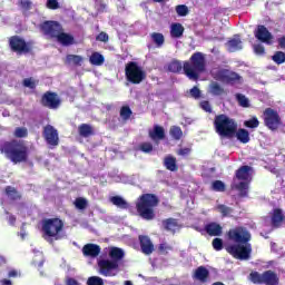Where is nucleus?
<instances>
[{
	"label": "nucleus",
	"instance_id": "1",
	"mask_svg": "<svg viewBox=\"0 0 285 285\" xmlns=\"http://www.w3.org/2000/svg\"><path fill=\"white\" fill-rule=\"evenodd\" d=\"M1 153L7 155L13 164H21L28 159V147L21 140H12L0 144Z\"/></svg>",
	"mask_w": 285,
	"mask_h": 285
},
{
	"label": "nucleus",
	"instance_id": "2",
	"mask_svg": "<svg viewBox=\"0 0 285 285\" xmlns=\"http://www.w3.org/2000/svg\"><path fill=\"white\" fill-rule=\"evenodd\" d=\"M63 220L60 218H45L41 222V233L46 242L52 244L63 237Z\"/></svg>",
	"mask_w": 285,
	"mask_h": 285
},
{
	"label": "nucleus",
	"instance_id": "3",
	"mask_svg": "<svg viewBox=\"0 0 285 285\" xmlns=\"http://www.w3.org/2000/svg\"><path fill=\"white\" fill-rule=\"evenodd\" d=\"M253 181V167L243 166L236 171L232 188L237 190L240 197L248 195V185Z\"/></svg>",
	"mask_w": 285,
	"mask_h": 285
},
{
	"label": "nucleus",
	"instance_id": "4",
	"mask_svg": "<svg viewBox=\"0 0 285 285\" xmlns=\"http://www.w3.org/2000/svg\"><path fill=\"white\" fill-rule=\"evenodd\" d=\"M190 61L191 62H185L183 68L188 79L197 81L199 75L206 72V58H204V53L196 52L191 56Z\"/></svg>",
	"mask_w": 285,
	"mask_h": 285
},
{
	"label": "nucleus",
	"instance_id": "5",
	"mask_svg": "<svg viewBox=\"0 0 285 285\" xmlns=\"http://www.w3.org/2000/svg\"><path fill=\"white\" fill-rule=\"evenodd\" d=\"M214 126L216 128V132L220 137H227L232 139L235 137V132H237V122L233 118H229L226 115H219L215 117Z\"/></svg>",
	"mask_w": 285,
	"mask_h": 285
},
{
	"label": "nucleus",
	"instance_id": "6",
	"mask_svg": "<svg viewBox=\"0 0 285 285\" xmlns=\"http://www.w3.org/2000/svg\"><path fill=\"white\" fill-rule=\"evenodd\" d=\"M159 204V198L154 194H144L136 200V209L139 215H153Z\"/></svg>",
	"mask_w": 285,
	"mask_h": 285
},
{
	"label": "nucleus",
	"instance_id": "7",
	"mask_svg": "<svg viewBox=\"0 0 285 285\" xmlns=\"http://www.w3.org/2000/svg\"><path fill=\"white\" fill-rule=\"evenodd\" d=\"M248 279L256 285H279V276L273 269H267L263 273L252 272Z\"/></svg>",
	"mask_w": 285,
	"mask_h": 285
},
{
	"label": "nucleus",
	"instance_id": "8",
	"mask_svg": "<svg viewBox=\"0 0 285 285\" xmlns=\"http://www.w3.org/2000/svg\"><path fill=\"white\" fill-rule=\"evenodd\" d=\"M225 250L234 257V259L246 261L250 259L253 253V246L250 244H233L225 247Z\"/></svg>",
	"mask_w": 285,
	"mask_h": 285
},
{
	"label": "nucleus",
	"instance_id": "9",
	"mask_svg": "<svg viewBox=\"0 0 285 285\" xmlns=\"http://www.w3.org/2000/svg\"><path fill=\"white\" fill-rule=\"evenodd\" d=\"M125 75L130 83H141L146 79V71L137 62H129L126 65Z\"/></svg>",
	"mask_w": 285,
	"mask_h": 285
},
{
	"label": "nucleus",
	"instance_id": "10",
	"mask_svg": "<svg viewBox=\"0 0 285 285\" xmlns=\"http://www.w3.org/2000/svg\"><path fill=\"white\" fill-rule=\"evenodd\" d=\"M229 242L235 244H248L250 242V232L246 227H235L227 232Z\"/></svg>",
	"mask_w": 285,
	"mask_h": 285
},
{
	"label": "nucleus",
	"instance_id": "11",
	"mask_svg": "<svg viewBox=\"0 0 285 285\" xmlns=\"http://www.w3.org/2000/svg\"><path fill=\"white\" fill-rule=\"evenodd\" d=\"M212 75L214 79L224 81L225 83H239V81H242V77H239V75L228 69H220L217 72L212 71Z\"/></svg>",
	"mask_w": 285,
	"mask_h": 285
},
{
	"label": "nucleus",
	"instance_id": "12",
	"mask_svg": "<svg viewBox=\"0 0 285 285\" xmlns=\"http://www.w3.org/2000/svg\"><path fill=\"white\" fill-rule=\"evenodd\" d=\"M264 121L265 126L269 128V130H277L279 125L282 124V119L279 118V114L272 108H267L264 111Z\"/></svg>",
	"mask_w": 285,
	"mask_h": 285
},
{
	"label": "nucleus",
	"instance_id": "13",
	"mask_svg": "<svg viewBox=\"0 0 285 285\" xmlns=\"http://www.w3.org/2000/svg\"><path fill=\"white\" fill-rule=\"evenodd\" d=\"M99 273L104 275V277L112 276V271H117L119 268V263L117 261L110 259H100L98 262Z\"/></svg>",
	"mask_w": 285,
	"mask_h": 285
},
{
	"label": "nucleus",
	"instance_id": "14",
	"mask_svg": "<svg viewBox=\"0 0 285 285\" xmlns=\"http://www.w3.org/2000/svg\"><path fill=\"white\" fill-rule=\"evenodd\" d=\"M40 29L45 35L48 37H53L57 38L60 32H62L61 24L57 21H45L41 26Z\"/></svg>",
	"mask_w": 285,
	"mask_h": 285
},
{
	"label": "nucleus",
	"instance_id": "15",
	"mask_svg": "<svg viewBox=\"0 0 285 285\" xmlns=\"http://www.w3.org/2000/svg\"><path fill=\"white\" fill-rule=\"evenodd\" d=\"M42 135H43L47 144H49V146H58L59 145V132L51 125H47L43 128Z\"/></svg>",
	"mask_w": 285,
	"mask_h": 285
},
{
	"label": "nucleus",
	"instance_id": "16",
	"mask_svg": "<svg viewBox=\"0 0 285 285\" xmlns=\"http://www.w3.org/2000/svg\"><path fill=\"white\" fill-rule=\"evenodd\" d=\"M138 240L140 244V250L144 255H153V253H155V244H153L149 236L139 235Z\"/></svg>",
	"mask_w": 285,
	"mask_h": 285
},
{
	"label": "nucleus",
	"instance_id": "17",
	"mask_svg": "<svg viewBox=\"0 0 285 285\" xmlns=\"http://www.w3.org/2000/svg\"><path fill=\"white\" fill-rule=\"evenodd\" d=\"M255 37L258 41L271 46L273 43V35L268 32V29L264 26H258L257 30L255 31Z\"/></svg>",
	"mask_w": 285,
	"mask_h": 285
},
{
	"label": "nucleus",
	"instance_id": "18",
	"mask_svg": "<svg viewBox=\"0 0 285 285\" xmlns=\"http://www.w3.org/2000/svg\"><path fill=\"white\" fill-rule=\"evenodd\" d=\"M42 104L47 108H59V105L61 104V100L59 99V96L52 92L45 94L42 97Z\"/></svg>",
	"mask_w": 285,
	"mask_h": 285
},
{
	"label": "nucleus",
	"instance_id": "19",
	"mask_svg": "<svg viewBox=\"0 0 285 285\" xmlns=\"http://www.w3.org/2000/svg\"><path fill=\"white\" fill-rule=\"evenodd\" d=\"M10 48L14 52H28V50H29L28 45L26 43V40H23L19 37H12L10 39Z\"/></svg>",
	"mask_w": 285,
	"mask_h": 285
},
{
	"label": "nucleus",
	"instance_id": "20",
	"mask_svg": "<svg viewBox=\"0 0 285 285\" xmlns=\"http://www.w3.org/2000/svg\"><path fill=\"white\" fill-rule=\"evenodd\" d=\"M101 253V247L97 244H86L82 247V254L85 255V257H99Z\"/></svg>",
	"mask_w": 285,
	"mask_h": 285
},
{
	"label": "nucleus",
	"instance_id": "21",
	"mask_svg": "<svg viewBox=\"0 0 285 285\" xmlns=\"http://www.w3.org/2000/svg\"><path fill=\"white\" fill-rule=\"evenodd\" d=\"M149 137L153 141H161L166 137V131L164 127L155 125L153 129H149Z\"/></svg>",
	"mask_w": 285,
	"mask_h": 285
},
{
	"label": "nucleus",
	"instance_id": "22",
	"mask_svg": "<svg viewBox=\"0 0 285 285\" xmlns=\"http://www.w3.org/2000/svg\"><path fill=\"white\" fill-rule=\"evenodd\" d=\"M109 202L112 206H116V208H120L121 210H128V208H130V204L122 196H111Z\"/></svg>",
	"mask_w": 285,
	"mask_h": 285
},
{
	"label": "nucleus",
	"instance_id": "23",
	"mask_svg": "<svg viewBox=\"0 0 285 285\" xmlns=\"http://www.w3.org/2000/svg\"><path fill=\"white\" fill-rule=\"evenodd\" d=\"M205 230L209 237H219L222 236L223 228L217 223H209L205 226Z\"/></svg>",
	"mask_w": 285,
	"mask_h": 285
},
{
	"label": "nucleus",
	"instance_id": "24",
	"mask_svg": "<svg viewBox=\"0 0 285 285\" xmlns=\"http://www.w3.org/2000/svg\"><path fill=\"white\" fill-rule=\"evenodd\" d=\"M194 277L195 279H198V282L206 284V282H208V277H210V272L205 266H199L195 271Z\"/></svg>",
	"mask_w": 285,
	"mask_h": 285
},
{
	"label": "nucleus",
	"instance_id": "25",
	"mask_svg": "<svg viewBox=\"0 0 285 285\" xmlns=\"http://www.w3.org/2000/svg\"><path fill=\"white\" fill-rule=\"evenodd\" d=\"M242 48H244V46L242 45V39H239V36H235L227 42L228 52H237V50H242Z\"/></svg>",
	"mask_w": 285,
	"mask_h": 285
},
{
	"label": "nucleus",
	"instance_id": "26",
	"mask_svg": "<svg viewBox=\"0 0 285 285\" xmlns=\"http://www.w3.org/2000/svg\"><path fill=\"white\" fill-rule=\"evenodd\" d=\"M56 39L61 46H72L75 43V38L68 33H63V31H60Z\"/></svg>",
	"mask_w": 285,
	"mask_h": 285
},
{
	"label": "nucleus",
	"instance_id": "27",
	"mask_svg": "<svg viewBox=\"0 0 285 285\" xmlns=\"http://www.w3.org/2000/svg\"><path fill=\"white\" fill-rule=\"evenodd\" d=\"M170 35L173 39H179L184 36V26L181 23H171Z\"/></svg>",
	"mask_w": 285,
	"mask_h": 285
},
{
	"label": "nucleus",
	"instance_id": "28",
	"mask_svg": "<svg viewBox=\"0 0 285 285\" xmlns=\"http://www.w3.org/2000/svg\"><path fill=\"white\" fill-rule=\"evenodd\" d=\"M109 257L112 259L111 262H117L124 259V249L119 247H112L109 252Z\"/></svg>",
	"mask_w": 285,
	"mask_h": 285
},
{
	"label": "nucleus",
	"instance_id": "29",
	"mask_svg": "<svg viewBox=\"0 0 285 285\" xmlns=\"http://www.w3.org/2000/svg\"><path fill=\"white\" fill-rule=\"evenodd\" d=\"M66 63L69 66H81V63H83V57L77 55H68L66 58Z\"/></svg>",
	"mask_w": 285,
	"mask_h": 285
},
{
	"label": "nucleus",
	"instance_id": "30",
	"mask_svg": "<svg viewBox=\"0 0 285 285\" xmlns=\"http://www.w3.org/2000/svg\"><path fill=\"white\" fill-rule=\"evenodd\" d=\"M235 135L238 141H240L242 144H248L250 141V135L246 129H238V131H236Z\"/></svg>",
	"mask_w": 285,
	"mask_h": 285
},
{
	"label": "nucleus",
	"instance_id": "31",
	"mask_svg": "<svg viewBox=\"0 0 285 285\" xmlns=\"http://www.w3.org/2000/svg\"><path fill=\"white\" fill-rule=\"evenodd\" d=\"M165 230H170L171 233H175L177 228H179V225L177 224V220L175 218H168L163 222Z\"/></svg>",
	"mask_w": 285,
	"mask_h": 285
},
{
	"label": "nucleus",
	"instance_id": "32",
	"mask_svg": "<svg viewBox=\"0 0 285 285\" xmlns=\"http://www.w3.org/2000/svg\"><path fill=\"white\" fill-rule=\"evenodd\" d=\"M284 222H285V215H272L271 217L272 228H281Z\"/></svg>",
	"mask_w": 285,
	"mask_h": 285
},
{
	"label": "nucleus",
	"instance_id": "33",
	"mask_svg": "<svg viewBox=\"0 0 285 285\" xmlns=\"http://www.w3.org/2000/svg\"><path fill=\"white\" fill-rule=\"evenodd\" d=\"M89 61L92 66H102L104 65V56L99 52H94L91 57L89 58Z\"/></svg>",
	"mask_w": 285,
	"mask_h": 285
},
{
	"label": "nucleus",
	"instance_id": "34",
	"mask_svg": "<svg viewBox=\"0 0 285 285\" xmlns=\"http://www.w3.org/2000/svg\"><path fill=\"white\" fill-rule=\"evenodd\" d=\"M209 92L215 97H219L220 95H224V88H222V86H219L217 82H212L209 85Z\"/></svg>",
	"mask_w": 285,
	"mask_h": 285
},
{
	"label": "nucleus",
	"instance_id": "35",
	"mask_svg": "<svg viewBox=\"0 0 285 285\" xmlns=\"http://www.w3.org/2000/svg\"><path fill=\"white\" fill-rule=\"evenodd\" d=\"M80 137H90L92 135V127L90 125L82 124L78 128Z\"/></svg>",
	"mask_w": 285,
	"mask_h": 285
},
{
	"label": "nucleus",
	"instance_id": "36",
	"mask_svg": "<svg viewBox=\"0 0 285 285\" xmlns=\"http://www.w3.org/2000/svg\"><path fill=\"white\" fill-rule=\"evenodd\" d=\"M6 193H7V197H9V199H11L12 202H17V199H21V195L19 194V191H17V189H14V187H7Z\"/></svg>",
	"mask_w": 285,
	"mask_h": 285
},
{
	"label": "nucleus",
	"instance_id": "37",
	"mask_svg": "<svg viewBox=\"0 0 285 285\" xmlns=\"http://www.w3.org/2000/svg\"><path fill=\"white\" fill-rule=\"evenodd\" d=\"M150 37L151 41L157 46V48H161V46H164V41H166L161 33L154 32L150 35Z\"/></svg>",
	"mask_w": 285,
	"mask_h": 285
},
{
	"label": "nucleus",
	"instance_id": "38",
	"mask_svg": "<svg viewBox=\"0 0 285 285\" xmlns=\"http://www.w3.org/2000/svg\"><path fill=\"white\" fill-rule=\"evenodd\" d=\"M169 134L176 140L181 139V137L184 136V131H181V128L177 126L171 127Z\"/></svg>",
	"mask_w": 285,
	"mask_h": 285
},
{
	"label": "nucleus",
	"instance_id": "39",
	"mask_svg": "<svg viewBox=\"0 0 285 285\" xmlns=\"http://www.w3.org/2000/svg\"><path fill=\"white\" fill-rule=\"evenodd\" d=\"M165 166H166L167 170H171V171L177 170V164H176L175 158H173V157L165 158Z\"/></svg>",
	"mask_w": 285,
	"mask_h": 285
},
{
	"label": "nucleus",
	"instance_id": "40",
	"mask_svg": "<svg viewBox=\"0 0 285 285\" xmlns=\"http://www.w3.org/2000/svg\"><path fill=\"white\" fill-rule=\"evenodd\" d=\"M236 98H237L239 106H242V108H249L250 101L248 100V98H246V96L238 94L236 96Z\"/></svg>",
	"mask_w": 285,
	"mask_h": 285
},
{
	"label": "nucleus",
	"instance_id": "41",
	"mask_svg": "<svg viewBox=\"0 0 285 285\" xmlns=\"http://www.w3.org/2000/svg\"><path fill=\"white\" fill-rule=\"evenodd\" d=\"M183 66L178 60H174L168 65L169 72H179Z\"/></svg>",
	"mask_w": 285,
	"mask_h": 285
},
{
	"label": "nucleus",
	"instance_id": "42",
	"mask_svg": "<svg viewBox=\"0 0 285 285\" xmlns=\"http://www.w3.org/2000/svg\"><path fill=\"white\" fill-rule=\"evenodd\" d=\"M213 190H216L217 193H224L226 190V185L222 180H215L212 184Z\"/></svg>",
	"mask_w": 285,
	"mask_h": 285
},
{
	"label": "nucleus",
	"instance_id": "43",
	"mask_svg": "<svg viewBox=\"0 0 285 285\" xmlns=\"http://www.w3.org/2000/svg\"><path fill=\"white\" fill-rule=\"evenodd\" d=\"M214 250H224V240L222 238H214L212 242Z\"/></svg>",
	"mask_w": 285,
	"mask_h": 285
},
{
	"label": "nucleus",
	"instance_id": "44",
	"mask_svg": "<svg viewBox=\"0 0 285 285\" xmlns=\"http://www.w3.org/2000/svg\"><path fill=\"white\" fill-rule=\"evenodd\" d=\"M87 285H104V278L99 276H90L87 279Z\"/></svg>",
	"mask_w": 285,
	"mask_h": 285
},
{
	"label": "nucleus",
	"instance_id": "45",
	"mask_svg": "<svg viewBox=\"0 0 285 285\" xmlns=\"http://www.w3.org/2000/svg\"><path fill=\"white\" fill-rule=\"evenodd\" d=\"M130 115H132V110L129 109V107H122L120 109V117L124 119V121H127V119H130Z\"/></svg>",
	"mask_w": 285,
	"mask_h": 285
},
{
	"label": "nucleus",
	"instance_id": "46",
	"mask_svg": "<svg viewBox=\"0 0 285 285\" xmlns=\"http://www.w3.org/2000/svg\"><path fill=\"white\" fill-rule=\"evenodd\" d=\"M14 137H18V138L28 137V129L26 127L16 128Z\"/></svg>",
	"mask_w": 285,
	"mask_h": 285
},
{
	"label": "nucleus",
	"instance_id": "47",
	"mask_svg": "<svg viewBox=\"0 0 285 285\" xmlns=\"http://www.w3.org/2000/svg\"><path fill=\"white\" fill-rule=\"evenodd\" d=\"M76 208H79V210H83L86 206H88V200L86 198H77L75 200Z\"/></svg>",
	"mask_w": 285,
	"mask_h": 285
},
{
	"label": "nucleus",
	"instance_id": "48",
	"mask_svg": "<svg viewBox=\"0 0 285 285\" xmlns=\"http://www.w3.org/2000/svg\"><path fill=\"white\" fill-rule=\"evenodd\" d=\"M178 17H186L188 14V7L186 4H179L176 7Z\"/></svg>",
	"mask_w": 285,
	"mask_h": 285
},
{
	"label": "nucleus",
	"instance_id": "49",
	"mask_svg": "<svg viewBox=\"0 0 285 285\" xmlns=\"http://www.w3.org/2000/svg\"><path fill=\"white\" fill-rule=\"evenodd\" d=\"M244 126H246V128H257L259 126V120L256 117H254L249 120H246L244 122Z\"/></svg>",
	"mask_w": 285,
	"mask_h": 285
},
{
	"label": "nucleus",
	"instance_id": "50",
	"mask_svg": "<svg viewBox=\"0 0 285 285\" xmlns=\"http://www.w3.org/2000/svg\"><path fill=\"white\" fill-rule=\"evenodd\" d=\"M23 87L35 90V88H37V81L32 78H27L23 80Z\"/></svg>",
	"mask_w": 285,
	"mask_h": 285
},
{
	"label": "nucleus",
	"instance_id": "51",
	"mask_svg": "<svg viewBox=\"0 0 285 285\" xmlns=\"http://www.w3.org/2000/svg\"><path fill=\"white\" fill-rule=\"evenodd\" d=\"M273 61H275V63H284L285 61V53L282 51H277L274 56H273Z\"/></svg>",
	"mask_w": 285,
	"mask_h": 285
},
{
	"label": "nucleus",
	"instance_id": "52",
	"mask_svg": "<svg viewBox=\"0 0 285 285\" xmlns=\"http://www.w3.org/2000/svg\"><path fill=\"white\" fill-rule=\"evenodd\" d=\"M158 250L161 255H168V250H173V246L166 244V243H161L158 246Z\"/></svg>",
	"mask_w": 285,
	"mask_h": 285
},
{
	"label": "nucleus",
	"instance_id": "53",
	"mask_svg": "<svg viewBox=\"0 0 285 285\" xmlns=\"http://www.w3.org/2000/svg\"><path fill=\"white\" fill-rule=\"evenodd\" d=\"M218 213H222V215H230L233 213V209L230 207H227L225 205H219L217 207Z\"/></svg>",
	"mask_w": 285,
	"mask_h": 285
},
{
	"label": "nucleus",
	"instance_id": "54",
	"mask_svg": "<svg viewBox=\"0 0 285 285\" xmlns=\"http://www.w3.org/2000/svg\"><path fill=\"white\" fill-rule=\"evenodd\" d=\"M140 150L142 153H153V144H150V142L140 144Z\"/></svg>",
	"mask_w": 285,
	"mask_h": 285
},
{
	"label": "nucleus",
	"instance_id": "55",
	"mask_svg": "<svg viewBox=\"0 0 285 285\" xmlns=\"http://www.w3.org/2000/svg\"><path fill=\"white\" fill-rule=\"evenodd\" d=\"M189 94L194 99H199L202 97V91L197 87L191 88Z\"/></svg>",
	"mask_w": 285,
	"mask_h": 285
},
{
	"label": "nucleus",
	"instance_id": "56",
	"mask_svg": "<svg viewBox=\"0 0 285 285\" xmlns=\"http://www.w3.org/2000/svg\"><path fill=\"white\" fill-rule=\"evenodd\" d=\"M47 8H49V10H57L59 8V1L48 0L47 1Z\"/></svg>",
	"mask_w": 285,
	"mask_h": 285
},
{
	"label": "nucleus",
	"instance_id": "57",
	"mask_svg": "<svg viewBox=\"0 0 285 285\" xmlns=\"http://www.w3.org/2000/svg\"><path fill=\"white\" fill-rule=\"evenodd\" d=\"M200 108L205 110V112H213V108L210 107V102L208 101H202Z\"/></svg>",
	"mask_w": 285,
	"mask_h": 285
},
{
	"label": "nucleus",
	"instance_id": "58",
	"mask_svg": "<svg viewBox=\"0 0 285 285\" xmlns=\"http://www.w3.org/2000/svg\"><path fill=\"white\" fill-rule=\"evenodd\" d=\"M254 52H255V55H259V56L264 55V52H265L264 46L255 45Z\"/></svg>",
	"mask_w": 285,
	"mask_h": 285
},
{
	"label": "nucleus",
	"instance_id": "59",
	"mask_svg": "<svg viewBox=\"0 0 285 285\" xmlns=\"http://www.w3.org/2000/svg\"><path fill=\"white\" fill-rule=\"evenodd\" d=\"M98 41H107L108 40V35L101 32L100 35L97 36Z\"/></svg>",
	"mask_w": 285,
	"mask_h": 285
},
{
	"label": "nucleus",
	"instance_id": "60",
	"mask_svg": "<svg viewBox=\"0 0 285 285\" xmlns=\"http://www.w3.org/2000/svg\"><path fill=\"white\" fill-rule=\"evenodd\" d=\"M67 285H79V282H77V279L69 277L67 278Z\"/></svg>",
	"mask_w": 285,
	"mask_h": 285
},
{
	"label": "nucleus",
	"instance_id": "61",
	"mask_svg": "<svg viewBox=\"0 0 285 285\" xmlns=\"http://www.w3.org/2000/svg\"><path fill=\"white\" fill-rule=\"evenodd\" d=\"M21 4L23 6V8L26 10H28V8H30V6H32V2L30 0H22Z\"/></svg>",
	"mask_w": 285,
	"mask_h": 285
},
{
	"label": "nucleus",
	"instance_id": "62",
	"mask_svg": "<svg viewBox=\"0 0 285 285\" xmlns=\"http://www.w3.org/2000/svg\"><path fill=\"white\" fill-rule=\"evenodd\" d=\"M190 153V149L189 148H184V149H180L178 151V155H181L183 157L186 156V155H189Z\"/></svg>",
	"mask_w": 285,
	"mask_h": 285
},
{
	"label": "nucleus",
	"instance_id": "63",
	"mask_svg": "<svg viewBox=\"0 0 285 285\" xmlns=\"http://www.w3.org/2000/svg\"><path fill=\"white\" fill-rule=\"evenodd\" d=\"M278 45L281 48H285V38H279L278 39Z\"/></svg>",
	"mask_w": 285,
	"mask_h": 285
},
{
	"label": "nucleus",
	"instance_id": "64",
	"mask_svg": "<svg viewBox=\"0 0 285 285\" xmlns=\"http://www.w3.org/2000/svg\"><path fill=\"white\" fill-rule=\"evenodd\" d=\"M1 284L2 285H12V281L4 278L1 281Z\"/></svg>",
	"mask_w": 285,
	"mask_h": 285
}]
</instances>
